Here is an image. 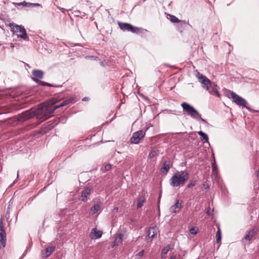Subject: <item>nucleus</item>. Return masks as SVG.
<instances>
[{
	"label": "nucleus",
	"instance_id": "29",
	"mask_svg": "<svg viewBox=\"0 0 259 259\" xmlns=\"http://www.w3.org/2000/svg\"><path fill=\"white\" fill-rule=\"evenodd\" d=\"M100 205L99 204H95L92 208L91 211L93 213H95L97 212L100 209Z\"/></svg>",
	"mask_w": 259,
	"mask_h": 259
},
{
	"label": "nucleus",
	"instance_id": "3",
	"mask_svg": "<svg viewBox=\"0 0 259 259\" xmlns=\"http://www.w3.org/2000/svg\"><path fill=\"white\" fill-rule=\"evenodd\" d=\"M9 26L14 35H16L18 37H20L24 40L28 39L26 31L23 26L15 23H10Z\"/></svg>",
	"mask_w": 259,
	"mask_h": 259
},
{
	"label": "nucleus",
	"instance_id": "8",
	"mask_svg": "<svg viewBox=\"0 0 259 259\" xmlns=\"http://www.w3.org/2000/svg\"><path fill=\"white\" fill-rule=\"evenodd\" d=\"M34 115V113L27 110L22 113L19 114L17 116V120L18 121L23 122L30 118H32Z\"/></svg>",
	"mask_w": 259,
	"mask_h": 259
},
{
	"label": "nucleus",
	"instance_id": "11",
	"mask_svg": "<svg viewBox=\"0 0 259 259\" xmlns=\"http://www.w3.org/2000/svg\"><path fill=\"white\" fill-rule=\"evenodd\" d=\"M182 207V201L178 199L176 203L170 207L169 211L171 213H177L180 211Z\"/></svg>",
	"mask_w": 259,
	"mask_h": 259
},
{
	"label": "nucleus",
	"instance_id": "17",
	"mask_svg": "<svg viewBox=\"0 0 259 259\" xmlns=\"http://www.w3.org/2000/svg\"><path fill=\"white\" fill-rule=\"evenodd\" d=\"M32 75L35 78L41 79L43 78L44 73L42 70L38 69H34L32 71Z\"/></svg>",
	"mask_w": 259,
	"mask_h": 259
},
{
	"label": "nucleus",
	"instance_id": "33",
	"mask_svg": "<svg viewBox=\"0 0 259 259\" xmlns=\"http://www.w3.org/2000/svg\"><path fill=\"white\" fill-rule=\"evenodd\" d=\"M144 253V250H142L141 251H140L138 253H137L136 255V257H138V258H141L143 256Z\"/></svg>",
	"mask_w": 259,
	"mask_h": 259
},
{
	"label": "nucleus",
	"instance_id": "35",
	"mask_svg": "<svg viewBox=\"0 0 259 259\" xmlns=\"http://www.w3.org/2000/svg\"><path fill=\"white\" fill-rule=\"evenodd\" d=\"M190 232L191 234L195 235L197 234V231L194 228H192L190 229Z\"/></svg>",
	"mask_w": 259,
	"mask_h": 259
},
{
	"label": "nucleus",
	"instance_id": "34",
	"mask_svg": "<svg viewBox=\"0 0 259 259\" xmlns=\"http://www.w3.org/2000/svg\"><path fill=\"white\" fill-rule=\"evenodd\" d=\"M196 117H198L203 123H204V124L207 123V121L205 119H204L203 118H202L201 117V115L200 114H199V115H196Z\"/></svg>",
	"mask_w": 259,
	"mask_h": 259
},
{
	"label": "nucleus",
	"instance_id": "16",
	"mask_svg": "<svg viewBox=\"0 0 259 259\" xmlns=\"http://www.w3.org/2000/svg\"><path fill=\"white\" fill-rule=\"evenodd\" d=\"M91 189L87 188L82 191L81 198L82 201H86L87 200L88 196L91 193Z\"/></svg>",
	"mask_w": 259,
	"mask_h": 259
},
{
	"label": "nucleus",
	"instance_id": "7",
	"mask_svg": "<svg viewBox=\"0 0 259 259\" xmlns=\"http://www.w3.org/2000/svg\"><path fill=\"white\" fill-rule=\"evenodd\" d=\"M146 134V131L140 130L133 133L130 141L132 144H138L140 140L143 139Z\"/></svg>",
	"mask_w": 259,
	"mask_h": 259
},
{
	"label": "nucleus",
	"instance_id": "12",
	"mask_svg": "<svg viewBox=\"0 0 259 259\" xmlns=\"http://www.w3.org/2000/svg\"><path fill=\"white\" fill-rule=\"evenodd\" d=\"M207 91L210 93L215 95L218 97H220L221 95L219 92L218 87L214 82H211V85L209 86V90Z\"/></svg>",
	"mask_w": 259,
	"mask_h": 259
},
{
	"label": "nucleus",
	"instance_id": "23",
	"mask_svg": "<svg viewBox=\"0 0 259 259\" xmlns=\"http://www.w3.org/2000/svg\"><path fill=\"white\" fill-rule=\"evenodd\" d=\"M198 134L202 138L201 140L203 141L204 143L208 142V137L207 134L202 131L198 132Z\"/></svg>",
	"mask_w": 259,
	"mask_h": 259
},
{
	"label": "nucleus",
	"instance_id": "39",
	"mask_svg": "<svg viewBox=\"0 0 259 259\" xmlns=\"http://www.w3.org/2000/svg\"><path fill=\"white\" fill-rule=\"evenodd\" d=\"M89 100V98L87 97L83 98L82 99V101H88Z\"/></svg>",
	"mask_w": 259,
	"mask_h": 259
},
{
	"label": "nucleus",
	"instance_id": "14",
	"mask_svg": "<svg viewBox=\"0 0 259 259\" xmlns=\"http://www.w3.org/2000/svg\"><path fill=\"white\" fill-rule=\"evenodd\" d=\"M102 234V231L98 230L96 228H93L92 230L90 236L92 239H97L101 237Z\"/></svg>",
	"mask_w": 259,
	"mask_h": 259
},
{
	"label": "nucleus",
	"instance_id": "31",
	"mask_svg": "<svg viewBox=\"0 0 259 259\" xmlns=\"http://www.w3.org/2000/svg\"><path fill=\"white\" fill-rule=\"evenodd\" d=\"M157 154V152L155 150H152L149 154L148 157L149 158H153Z\"/></svg>",
	"mask_w": 259,
	"mask_h": 259
},
{
	"label": "nucleus",
	"instance_id": "18",
	"mask_svg": "<svg viewBox=\"0 0 259 259\" xmlns=\"http://www.w3.org/2000/svg\"><path fill=\"white\" fill-rule=\"evenodd\" d=\"M123 234L121 233H119L117 234V235L115 237L113 246L119 245L122 243L123 240Z\"/></svg>",
	"mask_w": 259,
	"mask_h": 259
},
{
	"label": "nucleus",
	"instance_id": "38",
	"mask_svg": "<svg viewBox=\"0 0 259 259\" xmlns=\"http://www.w3.org/2000/svg\"><path fill=\"white\" fill-rule=\"evenodd\" d=\"M206 213L208 215H210L211 214V211H210V208L209 207L207 209Z\"/></svg>",
	"mask_w": 259,
	"mask_h": 259
},
{
	"label": "nucleus",
	"instance_id": "13",
	"mask_svg": "<svg viewBox=\"0 0 259 259\" xmlns=\"http://www.w3.org/2000/svg\"><path fill=\"white\" fill-rule=\"evenodd\" d=\"M172 165V162L170 160H167L163 162L162 167L161 168V172L163 174H166L170 168V166Z\"/></svg>",
	"mask_w": 259,
	"mask_h": 259
},
{
	"label": "nucleus",
	"instance_id": "42",
	"mask_svg": "<svg viewBox=\"0 0 259 259\" xmlns=\"http://www.w3.org/2000/svg\"><path fill=\"white\" fill-rule=\"evenodd\" d=\"M75 12L76 13H80V11H79V10L75 11Z\"/></svg>",
	"mask_w": 259,
	"mask_h": 259
},
{
	"label": "nucleus",
	"instance_id": "22",
	"mask_svg": "<svg viewBox=\"0 0 259 259\" xmlns=\"http://www.w3.org/2000/svg\"><path fill=\"white\" fill-rule=\"evenodd\" d=\"M55 246H50L45 249V255L46 257L49 256L55 250Z\"/></svg>",
	"mask_w": 259,
	"mask_h": 259
},
{
	"label": "nucleus",
	"instance_id": "28",
	"mask_svg": "<svg viewBox=\"0 0 259 259\" xmlns=\"http://www.w3.org/2000/svg\"><path fill=\"white\" fill-rule=\"evenodd\" d=\"M216 242L217 243H219L221 242V238H222V235H221V230L220 228L218 229V230L217 231V233H216Z\"/></svg>",
	"mask_w": 259,
	"mask_h": 259
},
{
	"label": "nucleus",
	"instance_id": "32",
	"mask_svg": "<svg viewBox=\"0 0 259 259\" xmlns=\"http://www.w3.org/2000/svg\"><path fill=\"white\" fill-rule=\"evenodd\" d=\"M30 4V3H26L25 2H21V3H16L15 4L16 5H18V6H20V5H22L23 6H29V4Z\"/></svg>",
	"mask_w": 259,
	"mask_h": 259
},
{
	"label": "nucleus",
	"instance_id": "36",
	"mask_svg": "<svg viewBox=\"0 0 259 259\" xmlns=\"http://www.w3.org/2000/svg\"><path fill=\"white\" fill-rule=\"evenodd\" d=\"M111 168V164H107L105 166V170L108 171Z\"/></svg>",
	"mask_w": 259,
	"mask_h": 259
},
{
	"label": "nucleus",
	"instance_id": "41",
	"mask_svg": "<svg viewBox=\"0 0 259 259\" xmlns=\"http://www.w3.org/2000/svg\"><path fill=\"white\" fill-rule=\"evenodd\" d=\"M212 167H213V171H214L215 168V166L214 163H212Z\"/></svg>",
	"mask_w": 259,
	"mask_h": 259
},
{
	"label": "nucleus",
	"instance_id": "30",
	"mask_svg": "<svg viewBox=\"0 0 259 259\" xmlns=\"http://www.w3.org/2000/svg\"><path fill=\"white\" fill-rule=\"evenodd\" d=\"M179 23H180V25L181 27H183L185 25L188 24L191 27H192V26L189 24V21H183L180 20V22H179Z\"/></svg>",
	"mask_w": 259,
	"mask_h": 259
},
{
	"label": "nucleus",
	"instance_id": "21",
	"mask_svg": "<svg viewBox=\"0 0 259 259\" xmlns=\"http://www.w3.org/2000/svg\"><path fill=\"white\" fill-rule=\"evenodd\" d=\"M145 195H141L140 196V197H139L138 199V202H137V208H141L143 205V203H144L145 201Z\"/></svg>",
	"mask_w": 259,
	"mask_h": 259
},
{
	"label": "nucleus",
	"instance_id": "5",
	"mask_svg": "<svg viewBox=\"0 0 259 259\" xmlns=\"http://www.w3.org/2000/svg\"><path fill=\"white\" fill-rule=\"evenodd\" d=\"M231 96L233 102H234L236 105L248 109L247 106V102L244 98L239 96L233 92H231Z\"/></svg>",
	"mask_w": 259,
	"mask_h": 259
},
{
	"label": "nucleus",
	"instance_id": "1",
	"mask_svg": "<svg viewBox=\"0 0 259 259\" xmlns=\"http://www.w3.org/2000/svg\"><path fill=\"white\" fill-rule=\"evenodd\" d=\"M56 103V100L52 99L39 104L38 109L34 113L36 118L39 120H45L50 117V115L56 110V108L53 106Z\"/></svg>",
	"mask_w": 259,
	"mask_h": 259
},
{
	"label": "nucleus",
	"instance_id": "40",
	"mask_svg": "<svg viewBox=\"0 0 259 259\" xmlns=\"http://www.w3.org/2000/svg\"><path fill=\"white\" fill-rule=\"evenodd\" d=\"M169 259H177L176 255H171Z\"/></svg>",
	"mask_w": 259,
	"mask_h": 259
},
{
	"label": "nucleus",
	"instance_id": "26",
	"mask_svg": "<svg viewBox=\"0 0 259 259\" xmlns=\"http://www.w3.org/2000/svg\"><path fill=\"white\" fill-rule=\"evenodd\" d=\"M168 18L172 23H178L180 22V20L172 15H168Z\"/></svg>",
	"mask_w": 259,
	"mask_h": 259
},
{
	"label": "nucleus",
	"instance_id": "9",
	"mask_svg": "<svg viewBox=\"0 0 259 259\" xmlns=\"http://www.w3.org/2000/svg\"><path fill=\"white\" fill-rule=\"evenodd\" d=\"M118 25L120 28L123 31H127L132 32H136L138 30V28L133 26L132 25L123 22H118Z\"/></svg>",
	"mask_w": 259,
	"mask_h": 259
},
{
	"label": "nucleus",
	"instance_id": "43",
	"mask_svg": "<svg viewBox=\"0 0 259 259\" xmlns=\"http://www.w3.org/2000/svg\"><path fill=\"white\" fill-rule=\"evenodd\" d=\"M257 177H259V170L257 171Z\"/></svg>",
	"mask_w": 259,
	"mask_h": 259
},
{
	"label": "nucleus",
	"instance_id": "15",
	"mask_svg": "<svg viewBox=\"0 0 259 259\" xmlns=\"http://www.w3.org/2000/svg\"><path fill=\"white\" fill-rule=\"evenodd\" d=\"M32 80L34 82L38 83V84L42 85V86H49V87H60L62 86V85H53V84L49 83L48 82L39 80L37 78H32Z\"/></svg>",
	"mask_w": 259,
	"mask_h": 259
},
{
	"label": "nucleus",
	"instance_id": "44",
	"mask_svg": "<svg viewBox=\"0 0 259 259\" xmlns=\"http://www.w3.org/2000/svg\"><path fill=\"white\" fill-rule=\"evenodd\" d=\"M3 247V245L2 244H0V249H1V248Z\"/></svg>",
	"mask_w": 259,
	"mask_h": 259
},
{
	"label": "nucleus",
	"instance_id": "25",
	"mask_svg": "<svg viewBox=\"0 0 259 259\" xmlns=\"http://www.w3.org/2000/svg\"><path fill=\"white\" fill-rule=\"evenodd\" d=\"M6 243V235L2 233H0V244L3 245V247H5Z\"/></svg>",
	"mask_w": 259,
	"mask_h": 259
},
{
	"label": "nucleus",
	"instance_id": "2",
	"mask_svg": "<svg viewBox=\"0 0 259 259\" xmlns=\"http://www.w3.org/2000/svg\"><path fill=\"white\" fill-rule=\"evenodd\" d=\"M189 177V174L187 171H177L170 178L169 180L170 185L173 187L183 186L185 182L188 180Z\"/></svg>",
	"mask_w": 259,
	"mask_h": 259
},
{
	"label": "nucleus",
	"instance_id": "37",
	"mask_svg": "<svg viewBox=\"0 0 259 259\" xmlns=\"http://www.w3.org/2000/svg\"><path fill=\"white\" fill-rule=\"evenodd\" d=\"M40 6V5L38 3H30L29 4V6Z\"/></svg>",
	"mask_w": 259,
	"mask_h": 259
},
{
	"label": "nucleus",
	"instance_id": "24",
	"mask_svg": "<svg viewBox=\"0 0 259 259\" xmlns=\"http://www.w3.org/2000/svg\"><path fill=\"white\" fill-rule=\"evenodd\" d=\"M170 249L171 248L169 245H167L164 248H163L161 251V257L165 258L166 254Z\"/></svg>",
	"mask_w": 259,
	"mask_h": 259
},
{
	"label": "nucleus",
	"instance_id": "45",
	"mask_svg": "<svg viewBox=\"0 0 259 259\" xmlns=\"http://www.w3.org/2000/svg\"><path fill=\"white\" fill-rule=\"evenodd\" d=\"M19 176L18 172H17V177Z\"/></svg>",
	"mask_w": 259,
	"mask_h": 259
},
{
	"label": "nucleus",
	"instance_id": "27",
	"mask_svg": "<svg viewBox=\"0 0 259 259\" xmlns=\"http://www.w3.org/2000/svg\"><path fill=\"white\" fill-rule=\"evenodd\" d=\"M197 181L195 179H192L190 181L189 183L187 185L186 188H191L195 186L197 184Z\"/></svg>",
	"mask_w": 259,
	"mask_h": 259
},
{
	"label": "nucleus",
	"instance_id": "19",
	"mask_svg": "<svg viewBox=\"0 0 259 259\" xmlns=\"http://www.w3.org/2000/svg\"><path fill=\"white\" fill-rule=\"evenodd\" d=\"M73 100H74V98H71L70 99H66V100L63 101L60 105H56L54 106L55 108H56V109H57L60 107L66 106V105L69 104V103H73Z\"/></svg>",
	"mask_w": 259,
	"mask_h": 259
},
{
	"label": "nucleus",
	"instance_id": "6",
	"mask_svg": "<svg viewBox=\"0 0 259 259\" xmlns=\"http://www.w3.org/2000/svg\"><path fill=\"white\" fill-rule=\"evenodd\" d=\"M184 110H185L188 114L193 118H196V115H199V112L192 106L186 102H183L181 104Z\"/></svg>",
	"mask_w": 259,
	"mask_h": 259
},
{
	"label": "nucleus",
	"instance_id": "20",
	"mask_svg": "<svg viewBox=\"0 0 259 259\" xmlns=\"http://www.w3.org/2000/svg\"><path fill=\"white\" fill-rule=\"evenodd\" d=\"M156 228L153 227L149 228L147 235V236L149 239H152L154 238L155 235L156 234Z\"/></svg>",
	"mask_w": 259,
	"mask_h": 259
},
{
	"label": "nucleus",
	"instance_id": "10",
	"mask_svg": "<svg viewBox=\"0 0 259 259\" xmlns=\"http://www.w3.org/2000/svg\"><path fill=\"white\" fill-rule=\"evenodd\" d=\"M256 232L257 230L255 228L250 230L243 238V242L244 244H249L250 240L255 236Z\"/></svg>",
	"mask_w": 259,
	"mask_h": 259
},
{
	"label": "nucleus",
	"instance_id": "4",
	"mask_svg": "<svg viewBox=\"0 0 259 259\" xmlns=\"http://www.w3.org/2000/svg\"><path fill=\"white\" fill-rule=\"evenodd\" d=\"M196 76L199 82L202 84V88L206 90H209V86L212 82L206 76L198 71H196Z\"/></svg>",
	"mask_w": 259,
	"mask_h": 259
}]
</instances>
